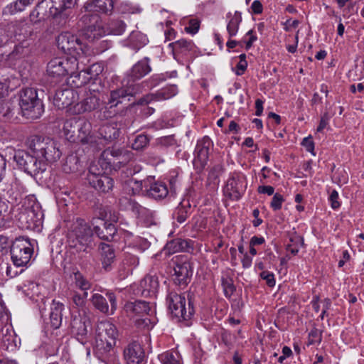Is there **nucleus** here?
<instances>
[{"mask_svg":"<svg viewBox=\"0 0 364 364\" xmlns=\"http://www.w3.org/2000/svg\"><path fill=\"white\" fill-rule=\"evenodd\" d=\"M290 242L291 243L287 246V250L296 255L299 252L300 247L303 245V239L299 236H295L290 238Z\"/></svg>","mask_w":364,"mask_h":364,"instance_id":"nucleus-53","label":"nucleus"},{"mask_svg":"<svg viewBox=\"0 0 364 364\" xmlns=\"http://www.w3.org/2000/svg\"><path fill=\"white\" fill-rule=\"evenodd\" d=\"M99 98L92 93L87 96L80 102L75 103L70 107V113L72 114H80L87 112H91L99 106Z\"/></svg>","mask_w":364,"mask_h":364,"instance_id":"nucleus-23","label":"nucleus"},{"mask_svg":"<svg viewBox=\"0 0 364 364\" xmlns=\"http://www.w3.org/2000/svg\"><path fill=\"white\" fill-rule=\"evenodd\" d=\"M126 29V24L122 20H112L109 24V33L113 35H122Z\"/></svg>","mask_w":364,"mask_h":364,"instance_id":"nucleus-51","label":"nucleus"},{"mask_svg":"<svg viewBox=\"0 0 364 364\" xmlns=\"http://www.w3.org/2000/svg\"><path fill=\"white\" fill-rule=\"evenodd\" d=\"M227 31L228 33L229 37L232 38L235 36L238 32L239 26L240 23L242 22V14L239 11H235L232 14L230 12L227 14Z\"/></svg>","mask_w":364,"mask_h":364,"instance_id":"nucleus-37","label":"nucleus"},{"mask_svg":"<svg viewBox=\"0 0 364 364\" xmlns=\"http://www.w3.org/2000/svg\"><path fill=\"white\" fill-rule=\"evenodd\" d=\"M159 282L156 275H146L139 284L138 293L144 297H155L159 291Z\"/></svg>","mask_w":364,"mask_h":364,"instance_id":"nucleus-22","label":"nucleus"},{"mask_svg":"<svg viewBox=\"0 0 364 364\" xmlns=\"http://www.w3.org/2000/svg\"><path fill=\"white\" fill-rule=\"evenodd\" d=\"M33 31L31 26L26 23H21L16 26L14 30V41L16 45L12 52L6 55L0 49V62L4 60H13L21 58L29 53L30 46L32 43Z\"/></svg>","mask_w":364,"mask_h":364,"instance_id":"nucleus-5","label":"nucleus"},{"mask_svg":"<svg viewBox=\"0 0 364 364\" xmlns=\"http://www.w3.org/2000/svg\"><path fill=\"white\" fill-rule=\"evenodd\" d=\"M87 296V291L80 293L73 289H70L67 294L71 315L72 332L76 335L77 339L82 343L85 342L87 326L90 323L88 318L80 314V310L85 306Z\"/></svg>","mask_w":364,"mask_h":364,"instance_id":"nucleus-3","label":"nucleus"},{"mask_svg":"<svg viewBox=\"0 0 364 364\" xmlns=\"http://www.w3.org/2000/svg\"><path fill=\"white\" fill-rule=\"evenodd\" d=\"M19 105L22 114L27 119H38L44 111L43 103L38 97L36 90L33 87L22 89Z\"/></svg>","mask_w":364,"mask_h":364,"instance_id":"nucleus-7","label":"nucleus"},{"mask_svg":"<svg viewBox=\"0 0 364 364\" xmlns=\"http://www.w3.org/2000/svg\"><path fill=\"white\" fill-rule=\"evenodd\" d=\"M82 167L78 156L72 154L68 156L63 164V171L66 173H76L80 170Z\"/></svg>","mask_w":364,"mask_h":364,"instance_id":"nucleus-40","label":"nucleus"},{"mask_svg":"<svg viewBox=\"0 0 364 364\" xmlns=\"http://www.w3.org/2000/svg\"><path fill=\"white\" fill-rule=\"evenodd\" d=\"M139 264V257L132 252H125L119 264V270L124 277L132 273V270Z\"/></svg>","mask_w":364,"mask_h":364,"instance_id":"nucleus-30","label":"nucleus"},{"mask_svg":"<svg viewBox=\"0 0 364 364\" xmlns=\"http://www.w3.org/2000/svg\"><path fill=\"white\" fill-rule=\"evenodd\" d=\"M97 220L102 224L103 228H101L98 225H95L94 227L95 234L102 240H112L117 232L114 225L105 222L101 219H97Z\"/></svg>","mask_w":364,"mask_h":364,"instance_id":"nucleus-33","label":"nucleus"},{"mask_svg":"<svg viewBox=\"0 0 364 364\" xmlns=\"http://www.w3.org/2000/svg\"><path fill=\"white\" fill-rule=\"evenodd\" d=\"M117 0H92L84 5L86 11H97L111 14Z\"/></svg>","mask_w":364,"mask_h":364,"instance_id":"nucleus-26","label":"nucleus"},{"mask_svg":"<svg viewBox=\"0 0 364 364\" xmlns=\"http://www.w3.org/2000/svg\"><path fill=\"white\" fill-rule=\"evenodd\" d=\"M79 69L78 61L76 56L67 58H55L50 60L48 65L47 74L56 80L69 75L72 80L71 83L75 87H80L89 81L86 75L88 72L82 70L77 72Z\"/></svg>","mask_w":364,"mask_h":364,"instance_id":"nucleus-2","label":"nucleus"},{"mask_svg":"<svg viewBox=\"0 0 364 364\" xmlns=\"http://www.w3.org/2000/svg\"><path fill=\"white\" fill-rule=\"evenodd\" d=\"M57 45L59 49L71 56H76L78 60L86 53V48L80 38L69 32H63L57 38Z\"/></svg>","mask_w":364,"mask_h":364,"instance_id":"nucleus-11","label":"nucleus"},{"mask_svg":"<svg viewBox=\"0 0 364 364\" xmlns=\"http://www.w3.org/2000/svg\"><path fill=\"white\" fill-rule=\"evenodd\" d=\"M178 93L177 87L174 85H171L162 88L158 91L155 95H151L146 97L144 99L140 100L141 104H149L151 102L156 100H168Z\"/></svg>","mask_w":364,"mask_h":364,"instance_id":"nucleus-28","label":"nucleus"},{"mask_svg":"<svg viewBox=\"0 0 364 364\" xmlns=\"http://www.w3.org/2000/svg\"><path fill=\"white\" fill-rule=\"evenodd\" d=\"M64 304L60 301L53 300L50 306V321L51 326L57 329L61 323L63 319V311Z\"/></svg>","mask_w":364,"mask_h":364,"instance_id":"nucleus-34","label":"nucleus"},{"mask_svg":"<svg viewBox=\"0 0 364 364\" xmlns=\"http://www.w3.org/2000/svg\"><path fill=\"white\" fill-rule=\"evenodd\" d=\"M173 280L179 286H186L191 281L193 269L190 261L183 256L177 257L173 268Z\"/></svg>","mask_w":364,"mask_h":364,"instance_id":"nucleus-15","label":"nucleus"},{"mask_svg":"<svg viewBox=\"0 0 364 364\" xmlns=\"http://www.w3.org/2000/svg\"><path fill=\"white\" fill-rule=\"evenodd\" d=\"M129 95H132V93L127 90L122 88L114 90L110 93L107 104L110 108L116 107L118 104L122 103L123 100Z\"/></svg>","mask_w":364,"mask_h":364,"instance_id":"nucleus-43","label":"nucleus"},{"mask_svg":"<svg viewBox=\"0 0 364 364\" xmlns=\"http://www.w3.org/2000/svg\"><path fill=\"white\" fill-rule=\"evenodd\" d=\"M159 358L162 364H183L181 355L174 351H166L159 355Z\"/></svg>","mask_w":364,"mask_h":364,"instance_id":"nucleus-46","label":"nucleus"},{"mask_svg":"<svg viewBox=\"0 0 364 364\" xmlns=\"http://www.w3.org/2000/svg\"><path fill=\"white\" fill-rule=\"evenodd\" d=\"M211 145L212 141L208 136H204L198 141L193 159V165L196 168L203 169L207 164Z\"/></svg>","mask_w":364,"mask_h":364,"instance_id":"nucleus-18","label":"nucleus"},{"mask_svg":"<svg viewBox=\"0 0 364 364\" xmlns=\"http://www.w3.org/2000/svg\"><path fill=\"white\" fill-rule=\"evenodd\" d=\"M168 193V188L163 182H155L147 189L148 196L156 200L164 198Z\"/></svg>","mask_w":364,"mask_h":364,"instance_id":"nucleus-41","label":"nucleus"},{"mask_svg":"<svg viewBox=\"0 0 364 364\" xmlns=\"http://www.w3.org/2000/svg\"><path fill=\"white\" fill-rule=\"evenodd\" d=\"M23 210L20 213L19 220L26 228H33L42 221L43 212L39 203L34 197L27 198L23 203Z\"/></svg>","mask_w":364,"mask_h":364,"instance_id":"nucleus-9","label":"nucleus"},{"mask_svg":"<svg viewBox=\"0 0 364 364\" xmlns=\"http://www.w3.org/2000/svg\"><path fill=\"white\" fill-rule=\"evenodd\" d=\"M95 23L84 29L83 36L90 42H94L105 36L106 31L102 22L98 16H95Z\"/></svg>","mask_w":364,"mask_h":364,"instance_id":"nucleus-27","label":"nucleus"},{"mask_svg":"<svg viewBox=\"0 0 364 364\" xmlns=\"http://www.w3.org/2000/svg\"><path fill=\"white\" fill-rule=\"evenodd\" d=\"M14 159L18 167L30 175H36L46 170V165L30 151H18L16 152Z\"/></svg>","mask_w":364,"mask_h":364,"instance_id":"nucleus-13","label":"nucleus"},{"mask_svg":"<svg viewBox=\"0 0 364 364\" xmlns=\"http://www.w3.org/2000/svg\"><path fill=\"white\" fill-rule=\"evenodd\" d=\"M260 277L266 281L267 284L272 287L275 285V279L273 273L268 271H263L260 273Z\"/></svg>","mask_w":364,"mask_h":364,"instance_id":"nucleus-61","label":"nucleus"},{"mask_svg":"<svg viewBox=\"0 0 364 364\" xmlns=\"http://www.w3.org/2000/svg\"><path fill=\"white\" fill-rule=\"evenodd\" d=\"M124 357L127 364H145V353L140 343H130L124 350Z\"/></svg>","mask_w":364,"mask_h":364,"instance_id":"nucleus-20","label":"nucleus"},{"mask_svg":"<svg viewBox=\"0 0 364 364\" xmlns=\"http://www.w3.org/2000/svg\"><path fill=\"white\" fill-rule=\"evenodd\" d=\"M48 9H49L48 0L38 3L30 14L31 21L36 23L51 16L50 11L48 13Z\"/></svg>","mask_w":364,"mask_h":364,"instance_id":"nucleus-36","label":"nucleus"},{"mask_svg":"<svg viewBox=\"0 0 364 364\" xmlns=\"http://www.w3.org/2000/svg\"><path fill=\"white\" fill-rule=\"evenodd\" d=\"M14 107L11 100L0 102V120L7 121L14 114Z\"/></svg>","mask_w":364,"mask_h":364,"instance_id":"nucleus-48","label":"nucleus"},{"mask_svg":"<svg viewBox=\"0 0 364 364\" xmlns=\"http://www.w3.org/2000/svg\"><path fill=\"white\" fill-rule=\"evenodd\" d=\"M191 208V204L188 200H182L174 211L173 218L179 223H183L190 214Z\"/></svg>","mask_w":364,"mask_h":364,"instance_id":"nucleus-42","label":"nucleus"},{"mask_svg":"<svg viewBox=\"0 0 364 364\" xmlns=\"http://www.w3.org/2000/svg\"><path fill=\"white\" fill-rule=\"evenodd\" d=\"M72 279L74 287L83 292L87 291L91 287V283L79 271L73 272Z\"/></svg>","mask_w":364,"mask_h":364,"instance_id":"nucleus-45","label":"nucleus"},{"mask_svg":"<svg viewBox=\"0 0 364 364\" xmlns=\"http://www.w3.org/2000/svg\"><path fill=\"white\" fill-rule=\"evenodd\" d=\"M338 198V193L336 190H333L328 199L331 203V206L333 210L338 209L341 206Z\"/></svg>","mask_w":364,"mask_h":364,"instance_id":"nucleus-62","label":"nucleus"},{"mask_svg":"<svg viewBox=\"0 0 364 364\" xmlns=\"http://www.w3.org/2000/svg\"><path fill=\"white\" fill-rule=\"evenodd\" d=\"M9 95L8 85L4 82H0V102L7 101Z\"/></svg>","mask_w":364,"mask_h":364,"instance_id":"nucleus-63","label":"nucleus"},{"mask_svg":"<svg viewBox=\"0 0 364 364\" xmlns=\"http://www.w3.org/2000/svg\"><path fill=\"white\" fill-rule=\"evenodd\" d=\"M134 321L136 326L141 329L150 330L156 323L155 319L151 318L147 314L143 317L136 318Z\"/></svg>","mask_w":364,"mask_h":364,"instance_id":"nucleus-49","label":"nucleus"},{"mask_svg":"<svg viewBox=\"0 0 364 364\" xmlns=\"http://www.w3.org/2000/svg\"><path fill=\"white\" fill-rule=\"evenodd\" d=\"M133 154L122 149L109 148L101 154L99 163L102 166L106 164V168L113 167L119 168L126 165L132 158Z\"/></svg>","mask_w":364,"mask_h":364,"instance_id":"nucleus-12","label":"nucleus"},{"mask_svg":"<svg viewBox=\"0 0 364 364\" xmlns=\"http://www.w3.org/2000/svg\"><path fill=\"white\" fill-rule=\"evenodd\" d=\"M106 296L110 303V309L107 299L98 293L93 294L90 301L92 305L100 311L105 314H113L117 309V299L114 293L107 291Z\"/></svg>","mask_w":364,"mask_h":364,"instance_id":"nucleus-19","label":"nucleus"},{"mask_svg":"<svg viewBox=\"0 0 364 364\" xmlns=\"http://www.w3.org/2000/svg\"><path fill=\"white\" fill-rule=\"evenodd\" d=\"M78 100L77 92L69 87L62 88L57 90L53 98V103L58 109H67L70 113V107L75 105Z\"/></svg>","mask_w":364,"mask_h":364,"instance_id":"nucleus-17","label":"nucleus"},{"mask_svg":"<svg viewBox=\"0 0 364 364\" xmlns=\"http://www.w3.org/2000/svg\"><path fill=\"white\" fill-rule=\"evenodd\" d=\"M132 211L141 220H149L153 217V212L137 203H133L131 204Z\"/></svg>","mask_w":364,"mask_h":364,"instance_id":"nucleus-47","label":"nucleus"},{"mask_svg":"<svg viewBox=\"0 0 364 364\" xmlns=\"http://www.w3.org/2000/svg\"><path fill=\"white\" fill-rule=\"evenodd\" d=\"M246 176L242 173H233L228 179L224 188L226 196L232 200H239L247 188Z\"/></svg>","mask_w":364,"mask_h":364,"instance_id":"nucleus-14","label":"nucleus"},{"mask_svg":"<svg viewBox=\"0 0 364 364\" xmlns=\"http://www.w3.org/2000/svg\"><path fill=\"white\" fill-rule=\"evenodd\" d=\"M97 166H90L87 180L89 183L96 190L107 193L112 189L114 186L113 179L107 175L102 174L101 172L97 173Z\"/></svg>","mask_w":364,"mask_h":364,"instance_id":"nucleus-16","label":"nucleus"},{"mask_svg":"<svg viewBox=\"0 0 364 364\" xmlns=\"http://www.w3.org/2000/svg\"><path fill=\"white\" fill-rule=\"evenodd\" d=\"M30 151L46 165L57 161L61 156L58 143L50 137L33 136L28 142Z\"/></svg>","mask_w":364,"mask_h":364,"instance_id":"nucleus-4","label":"nucleus"},{"mask_svg":"<svg viewBox=\"0 0 364 364\" xmlns=\"http://www.w3.org/2000/svg\"><path fill=\"white\" fill-rule=\"evenodd\" d=\"M149 144V139L146 135L139 134L136 136L132 144V147L135 150H141Z\"/></svg>","mask_w":364,"mask_h":364,"instance_id":"nucleus-55","label":"nucleus"},{"mask_svg":"<svg viewBox=\"0 0 364 364\" xmlns=\"http://www.w3.org/2000/svg\"><path fill=\"white\" fill-rule=\"evenodd\" d=\"M148 38L146 35L140 31H132L129 37L124 41V46L129 47L134 50H138L144 47L148 43Z\"/></svg>","mask_w":364,"mask_h":364,"instance_id":"nucleus-31","label":"nucleus"},{"mask_svg":"<svg viewBox=\"0 0 364 364\" xmlns=\"http://www.w3.org/2000/svg\"><path fill=\"white\" fill-rule=\"evenodd\" d=\"M10 252L16 267H27L31 263L34 250L28 239L18 237L13 242Z\"/></svg>","mask_w":364,"mask_h":364,"instance_id":"nucleus-8","label":"nucleus"},{"mask_svg":"<svg viewBox=\"0 0 364 364\" xmlns=\"http://www.w3.org/2000/svg\"><path fill=\"white\" fill-rule=\"evenodd\" d=\"M222 285L226 296H230L235 291V287L232 279L230 277L222 278Z\"/></svg>","mask_w":364,"mask_h":364,"instance_id":"nucleus-56","label":"nucleus"},{"mask_svg":"<svg viewBox=\"0 0 364 364\" xmlns=\"http://www.w3.org/2000/svg\"><path fill=\"white\" fill-rule=\"evenodd\" d=\"M321 341V331L316 328L311 329L309 333V344H315L316 343H320Z\"/></svg>","mask_w":364,"mask_h":364,"instance_id":"nucleus-59","label":"nucleus"},{"mask_svg":"<svg viewBox=\"0 0 364 364\" xmlns=\"http://www.w3.org/2000/svg\"><path fill=\"white\" fill-rule=\"evenodd\" d=\"M188 246V242L186 240L177 239L167 245V248L169 251L173 252L183 251Z\"/></svg>","mask_w":364,"mask_h":364,"instance_id":"nucleus-54","label":"nucleus"},{"mask_svg":"<svg viewBox=\"0 0 364 364\" xmlns=\"http://www.w3.org/2000/svg\"><path fill=\"white\" fill-rule=\"evenodd\" d=\"M77 141L83 144H93L96 141L91 122L83 117L80 118Z\"/></svg>","mask_w":364,"mask_h":364,"instance_id":"nucleus-25","label":"nucleus"},{"mask_svg":"<svg viewBox=\"0 0 364 364\" xmlns=\"http://www.w3.org/2000/svg\"><path fill=\"white\" fill-rule=\"evenodd\" d=\"M124 311L131 319L143 317L145 315H149L151 311L149 303L144 301H135L134 302H127L124 305Z\"/></svg>","mask_w":364,"mask_h":364,"instance_id":"nucleus-24","label":"nucleus"},{"mask_svg":"<svg viewBox=\"0 0 364 364\" xmlns=\"http://www.w3.org/2000/svg\"><path fill=\"white\" fill-rule=\"evenodd\" d=\"M151 180V178H147L145 181H137L134 178L129 179L126 183V188L129 189H127V191L129 193H132L133 195L139 193L144 187L147 186L148 183H150Z\"/></svg>","mask_w":364,"mask_h":364,"instance_id":"nucleus-44","label":"nucleus"},{"mask_svg":"<svg viewBox=\"0 0 364 364\" xmlns=\"http://www.w3.org/2000/svg\"><path fill=\"white\" fill-rule=\"evenodd\" d=\"M284 201L283 196L279 193H275L270 203V207L273 210L277 211L282 208V204Z\"/></svg>","mask_w":364,"mask_h":364,"instance_id":"nucleus-57","label":"nucleus"},{"mask_svg":"<svg viewBox=\"0 0 364 364\" xmlns=\"http://www.w3.org/2000/svg\"><path fill=\"white\" fill-rule=\"evenodd\" d=\"M118 336L116 326L108 321L98 323L96 329L95 348L98 358L105 364H119L114 346Z\"/></svg>","mask_w":364,"mask_h":364,"instance_id":"nucleus-1","label":"nucleus"},{"mask_svg":"<svg viewBox=\"0 0 364 364\" xmlns=\"http://www.w3.org/2000/svg\"><path fill=\"white\" fill-rule=\"evenodd\" d=\"M28 6V5L22 0H16L5 8L4 13L13 15L18 12L23 11Z\"/></svg>","mask_w":364,"mask_h":364,"instance_id":"nucleus-50","label":"nucleus"},{"mask_svg":"<svg viewBox=\"0 0 364 364\" xmlns=\"http://www.w3.org/2000/svg\"><path fill=\"white\" fill-rule=\"evenodd\" d=\"M100 135L107 141L117 139L119 135V129L116 122L103 124L99 129Z\"/></svg>","mask_w":364,"mask_h":364,"instance_id":"nucleus-38","label":"nucleus"},{"mask_svg":"<svg viewBox=\"0 0 364 364\" xmlns=\"http://www.w3.org/2000/svg\"><path fill=\"white\" fill-rule=\"evenodd\" d=\"M92 230L82 219L77 218L68 230L67 238L70 249L76 252L85 251L91 245Z\"/></svg>","mask_w":364,"mask_h":364,"instance_id":"nucleus-6","label":"nucleus"},{"mask_svg":"<svg viewBox=\"0 0 364 364\" xmlns=\"http://www.w3.org/2000/svg\"><path fill=\"white\" fill-rule=\"evenodd\" d=\"M200 27V22L196 18H191L188 21V26H186L185 31L191 34H196Z\"/></svg>","mask_w":364,"mask_h":364,"instance_id":"nucleus-58","label":"nucleus"},{"mask_svg":"<svg viewBox=\"0 0 364 364\" xmlns=\"http://www.w3.org/2000/svg\"><path fill=\"white\" fill-rule=\"evenodd\" d=\"M115 259V253L113 248L107 244H101V260L103 268L109 270L111 264Z\"/></svg>","mask_w":364,"mask_h":364,"instance_id":"nucleus-39","label":"nucleus"},{"mask_svg":"<svg viewBox=\"0 0 364 364\" xmlns=\"http://www.w3.org/2000/svg\"><path fill=\"white\" fill-rule=\"evenodd\" d=\"M168 47L171 48V53L176 58L178 55L187 56L193 50L195 46L191 41L181 39L168 44Z\"/></svg>","mask_w":364,"mask_h":364,"instance_id":"nucleus-29","label":"nucleus"},{"mask_svg":"<svg viewBox=\"0 0 364 364\" xmlns=\"http://www.w3.org/2000/svg\"><path fill=\"white\" fill-rule=\"evenodd\" d=\"M167 303L171 315L178 321H188L191 318L193 314V308L191 301H188V308L186 307V300L184 295L171 292L167 296Z\"/></svg>","mask_w":364,"mask_h":364,"instance_id":"nucleus-10","label":"nucleus"},{"mask_svg":"<svg viewBox=\"0 0 364 364\" xmlns=\"http://www.w3.org/2000/svg\"><path fill=\"white\" fill-rule=\"evenodd\" d=\"M156 143L161 146H170L174 145L176 141L173 136H165L158 138Z\"/></svg>","mask_w":364,"mask_h":364,"instance_id":"nucleus-60","label":"nucleus"},{"mask_svg":"<svg viewBox=\"0 0 364 364\" xmlns=\"http://www.w3.org/2000/svg\"><path fill=\"white\" fill-rule=\"evenodd\" d=\"M141 11L139 5L129 1H124L119 6V11L122 14H139Z\"/></svg>","mask_w":364,"mask_h":364,"instance_id":"nucleus-52","label":"nucleus"},{"mask_svg":"<svg viewBox=\"0 0 364 364\" xmlns=\"http://www.w3.org/2000/svg\"><path fill=\"white\" fill-rule=\"evenodd\" d=\"M50 14L55 17L66 9H71L76 4L77 0H49Z\"/></svg>","mask_w":364,"mask_h":364,"instance_id":"nucleus-35","label":"nucleus"},{"mask_svg":"<svg viewBox=\"0 0 364 364\" xmlns=\"http://www.w3.org/2000/svg\"><path fill=\"white\" fill-rule=\"evenodd\" d=\"M80 117L67 119L63 127V132L66 139L72 142L77 141L78 127Z\"/></svg>","mask_w":364,"mask_h":364,"instance_id":"nucleus-32","label":"nucleus"},{"mask_svg":"<svg viewBox=\"0 0 364 364\" xmlns=\"http://www.w3.org/2000/svg\"><path fill=\"white\" fill-rule=\"evenodd\" d=\"M151 67L149 65V59L144 58L138 61L130 70L127 75V86H132V83L136 80H139L148 73L151 72Z\"/></svg>","mask_w":364,"mask_h":364,"instance_id":"nucleus-21","label":"nucleus"},{"mask_svg":"<svg viewBox=\"0 0 364 364\" xmlns=\"http://www.w3.org/2000/svg\"><path fill=\"white\" fill-rule=\"evenodd\" d=\"M299 24V21L298 20H291L288 19L284 23V29L286 31H290L292 28H296Z\"/></svg>","mask_w":364,"mask_h":364,"instance_id":"nucleus-64","label":"nucleus"}]
</instances>
